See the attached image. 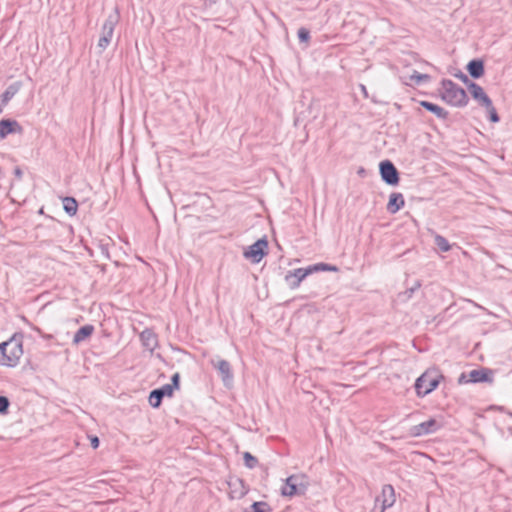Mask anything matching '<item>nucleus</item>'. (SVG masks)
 <instances>
[{
    "label": "nucleus",
    "instance_id": "obj_25",
    "mask_svg": "<svg viewBox=\"0 0 512 512\" xmlns=\"http://www.w3.org/2000/svg\"><path fill=\"white\" fill-rule=\"evenodd\" d=\"M309 269H310L311 274L315 273V272H319V271H337L338 270L336 266H332V265L325 264V263H318V264L311 265V266H309Z\"/></svg>",
    "mask_w": 512,
    "mask_h": 512
},
{
    "label": "nucleus",
    "instance_id": "obj_19",
    "mask_svg": "<svg viewBox=\"0 0 512 512\" xmlns=\"http://www.w3.org/2000/svg\"><path fill=\"white\" fill-rule=\"evenodd\" d=\"M94 331V327L92 325H85L81 327L74 335L73 343L79 344L85 341L87 338L91 336Z\"/></svg>",
    "mask_w": 512,
    "mask_h": 512
},
{
    "label": "nucleus",
    "instance_id": "obj_32",
    "mask_svg": "<svg viewBox=\"0 0 512 512\" xmlns=\"http://www.w3.org/2000/svg\"><path fill=\"white\" fill-rule=\"evenodd\" d=\"M298 37L300 41L306 42L309 39V31L304 28L299 29Z\"/></svg>",
    "mask_w": 512,
    "mask_h": 512
},
{
    "label": "nucleus",
    "instance_id": "obj_35",
    "mask_svg": "<svg viewBox=\"0 0 512 512\" xmlns=\"http://www.w3.org/2000/svg\"><path fill=\"white\" fill-rule=\"evenodd\" d=\"M459 78H460L463 82H465V83H467V82H468V77H467L465 74H463V73H461V74L459 75Z\"/></svg>",
    "mask_w": 512,
    "mask_h": 512
},
{
    "label": "nucleus",
    "instance_id": "obj_29",
    "mask_svg": "<svg viewBox=\"0 0 512 512\" xmlns=\"http://www.w3.org/2000/svg\"><path fill=\"white\" fill-rule=\"evenodd\" d=\"M436 387L437 386H431L429 388L427 386H415L416 394L418 397H424L430 394Z\"/></svg>",
    "mask_w": 512,
    "mask_h": 512
},
{
    "label": "nucleus",
    "instance_id": "obj_9",
    "mask_svg": "<svg viewBox=\"0 0 512 512\" xmlns=\"http://www.w3.org/2000/svg\"><path fill=\"white\" fill-rule=\"evenodd\" d=\"M380 174L382 179L389 185H397L399 182L397 169L388 160L380 163Z\"/></svg>",
    "mask_w": 512,
    "mask_h": 512
},
{
    "label": "nucleus",
    "instance_id": "obj_33",
    "mask_svg": "<svg viewBox=\"0 0 512 512\" xmlns=\"http://www.w3.org/2000/svg\"><path fill=\"white\" fill-rule=\"evenodd\" d=\"M91 446L96 449L99 446V439L97 436L90 437Z\"/></svg>",
    "mask_w": 512,
    "mask_h": 512
},
{
    "label": "nucleus",
    "instance_id": "obj_3",
    "mask_svg": "<svg viewBox=\"0 0 512 512\" xmlns=\"http://www.w3.org/2000/svg\"><path fill=\"white\" fill-rule=\"evenodd\" d=\"M119 21V13L117 10L110 13L102 25L100 37L97 43V48L103 52L111 43L115 26Z\"/></svg>",
    "mask_w": 512,
    "mask_h": 512
},
{
    "label": "nucleus",
    "instance_id": "obj_7",
    "mask_svg": "<svg viewBox=\"0 0 512 512\" xmlns=\"http://www.w3.org/2000/svg\"><path fill=\"white\" fill-rule=\"evenodd\" d=\"M304 476L292 475L288 477L283 485L281 492L284 496H294L303 494L306 490V485L303 483Z\"/></svg>",
    "mask_w": 512,
    "mask_h": 512
},
{
    "label": "nucleus",
    "instance_id": "obj_10",
    "mask_svg": "<svg viewBox=\"0 0 512 512\" xmlns=\"http://www.w3.org/2000/svg\"><path fill=\"white\" fill-rule=\"evenodd\" d=\"M180 386H162V388L153 390L149 395V404L153 408H158L161 404L163 397H172L174 389H178Z\"/></svg>",
    "mask_w": 512,
    "mask_h": 512
},
{
    "label": "nucleus",
    "instance_id": "obj_11",
    "mask_svg": "<svg viewBox=\"0 0 512 512\" xmlns=\"http://www.w3.org/2000/svg\"><path fill=\"white\" fill-rule=\"evenodd\" d=\"M310 274L311 272L309 267L298 268L293 271H289L285 276V281L291 289H295L299 287L300 283Z\"/></svg>",
    "mask_w": 512,
    "mask_h": 512
},
{
    "label": "nucleus",
    "instance_id": "obj_8",
    "mask_svg": "<svg viewBox=\"0 0 512 512\" xmlns=\"http://www.w3.org/2000/svg\"><path fill=\"white\" fill-rule=\"evenodd\" d=\"M268 243L265 239H259L245 249L243 256L253 263H259L266 254Z\"/></svg>",
    "mask_w": 512,
    "mask_h": 512
},
{
    "label": "nucleus",
    "instance_id": "obj_36",
    "mask_svg": "<svg viewBox=\"0 0 512 512\" xmlns=\"http://www.w3.org/2000/svg\"><path fill=\"white\" fill-rule=\"evenodd\" d=\"M419 286H420V285H419V283H417L415 287L411 288V289L409 290V296H410V295H411V294H412L416 289H418V288H419Z\"/></svg>",
    "mask_w": 512,
    "mask_h": 512
},
{
    "label": "nucleus",
    "instance_id": "obj_17",
    "mask_svg": "<svg viewBox=\"0 0 512 512\" xmlns=\"http://www.w3.org/2000/svg\"><path fill=\"white\" fill-rule=\"evenodd\" d=\"M404 197L401 193H392L389 198L387 209L390 213L398 212L404 206Z\"/></svg>",
    "mask_w": 512,
    "mask_h": 512
},
{
    "label": "nucleus",
    "instance_id": "obj_31",
    "mask_svg": "<svg viewBox=\"0 0 512 512\" xmlns=\"http://www.w3.org/2000/svg\"><path fill=\"white\" fill-rule=\"evenodd\" d=\"M485 108L487 109L490 120L495 123L498 122L499 117H498V114H497L495 108L493 107L492 103H490V107H485Z\"/></svg>",
    "mask_w": 512,
    "mask_h": 512
},
{
    "label": "nucleus",
    "instance_id": "obj_14",
    "mask_svg": "<svg viewBox=\"0 0 512 512\" xmlns=\"http://www.w3.org/2000/svg\"><path fill=\"white\" fill-rule=\"evenodd\" d=\"M469 91L472 97L479 102L480 105L484 107H490V103H492L491 99L484 92L483 88L477 85L476 83H470Z\"/></svg>",
    "mask_w": 512,
    "mask_h": 512
},
{
    "label": "nucleus",
    "instance_id": "obj_38",
    "mask_svg": "<svg viewBox=\"0 0 512 512\" xmlns=\"http://www.w3.org/2000/svg\"><path fill=\"white\" fill-rule=\"evenodd\" d=\"M245 512H251V511H245Z\"/></svg>",
    "mask_w": 512,
    "mask_h": 512
},
{
    "label": "nucleus",
    "instance_id": "obj_18",
    "mask_svg": "<svg viewBox=\"0 0 512 512\" xmlns=\"http://www.w3.org/2000/svg\"><path fill=\"white\" fill-rule=\"evenodd\" d=\"M140 339L142 341L143 346L151 352L157 346L156 335L151 330H144L140 335Z\"/></svg>",
    "mask_w": 512,
    "mask_h": 512
},
{
    "label": "nucleus",
    "instance_id": "obj_24",
    "mask_svg": "<svg viewBox=\"0 0 512 512\" xmlns=\"http://www.w3.org/2000/svg\"><path fill=\"white\" fill-rule=\"evenodd\" d=\"M77 201L72 197H65L63 199V208L67 214L73 216L77 212Z\"/></svg>",
    "mask_w": 512,
    "mask_h": 512
},
{
    "label": "nucleus",
    "instance_id": "obj_16",
    "mask_svg": "<svg viewBox=\"0 0 512 512\" xmlns=\"http://www.w3.org/2000/svg\"><path fill=\"white\" fill-rule=\"evenodd\" d=\"M212 364L221 375L222 381L228 382L232 380L230 365L227 361L217 358L212 360Z\"/></svg>",
    "mask_w": 512,
    "mask_h": 512
},
{
    "label": "nucleus",
    "instance_id": "obj_34",
    "mask_svg": "<svg viewBox=\"0 0 512 512\" xmlns=\"http://www.w3.org/2000/svg\"><path fill=\"white\" fill-rule=\"evenodd\" d=\"M179 374L178 373H174L172 376H171V384H178L179 383Z\"/></svg>",
    "mask_w": 512,
    "mask_h": 512
},
{
    "label": "nucleus",
    "instance_id": "obj_12",
    "mask_svg": "<svg viewBox=\"0 0 512 512\" xmlns=\"http://www.w3.org/2000/svg\"><path fill=\"white\" fill-rule=\"evenodd\" d=\"M444 380V376L437 368H429L417 378L415 384H440Z\"/></svg>",
    "mask_w": 512,
    "mask_h": 512
},
{
    "label": "nucleus",
    "instance_id": "obj_15",
    "mask_svg": "<svg viewBox=\"0 0 512 512\" xmlns=\"http://www.w3.org/2000/svg\"><path fill=\"white\" fill-rule=\"evenodd\" d=\"M21 132V127L17 121L3 119L0 121V139H5L8 135Z\"/></svg>",
    "mask_w": 512,
    "mask_h": 512
},
{
    "label": "nucleus",
    "instance_id": "obj_2",
    "mask_svg": "<svg viewBox=\"0 0 512 512\" xmlns=\"http://www.w3.org/2000/svg\"><path fill=\"white\" fill-rule=\"evenodd\" d=\"M439 93L442 100L451 106L462 107L468 102L465 90L451 80L442 81Z\"/></svg>",
    "mask_w": 512,
    "mask_h": 512
},
{
    "label": "nucleus",
    "instance_id": "obj_37",
    "mask_svg": "<svg viewBox=\"0 0 512 512\" xmlns=\"http://www.w3.org/2000/svg\"><path fill=\"white\" fill-rule=\"evenodd\" d=\"M362 92L367 95L366 87L364 85H361Z\"/></svg>",
    "mask_w": 512,
    "mask_h": 512
},
{
    "label": "nucleus",
    "instance_id": "obj_27",
    "mask_svg": "<svg viewBox=\"0 0 512 512\" xmlns=\"http://www.w3.org/2000/svg\"><path fill=\"white\" fill-rule=\"evenodd\" d=\"M243 458H244L245 465L250 469L254 468L258 463V460L256 459V457L251 455L249 452H245L243 454Z\"/></svg>",
    "mask_w": 512,
    "mask_h": 512
},
{
    "label": "nucleus",
    "instance_id": "obj_5",
    "mask_svg": "<svg viewBox=\"0 0 512 512\" xmlns=\"http://www.w3.org/2000/svg\"><path fill=\"white\" fill-rule=\"evenodd\" d=\"M493 375L494 372L487 368L474 369L468 374L462 373L459 377L458 384L493 382Z\"/></svg>",
    "mask_w": 512,
    "mask_h": 512
},
{
    "label": "nucleus",
    "instance_id": "obj_4",
    "mask_svg": "<svg viewBox=\"0 0 512 512\" xmlns=\"http://www.w3.org/2000/svg\"><path fill=\"white\" fill-rule=\"evenodd\" d=\"M395 500L394 488L389 484L384 485L380 495L375 499V504L371 512H384L386 509L394 505Z\"/></svg>",
    "mask_w": 512,
    "mask_h": 512
},
{
    "label": "nucleus",
    "instance_id": "obj_13",
    "mask_svg": "<svg viewBox=\"0 0 512 512\" xmlns=\"http://www.w3.org/2000/svg\"><path fill=\"white\" fill-rule=\"evenodd\" d=\"M229 496L231 499H241L247 494V488L244 485L243 480L239 478H232L228 482Z\"/></svg>",
    "mask_w": 512,
    "mask_h": 512
},
{
    "label": "nucleus",
    "instance_id": "obj_20",
    "mask_svg": "<svg viewBox=\"0 0 512 512\" xmlns=\"http://www.w3.org/2000/svg\"><path fill=\"white\" fill-rule=\"evenodd\" d=\"M21 83L20 82H14L10 86L7 87L5 92L1 96V103L2 105H6L20 90Z\"/></svg>",
    "mask_w": 512,
    "mask_h": 512
},
{
    "label": "nucleus",
    "instance_id": "obj_1",
    "mask_svg": "<svg viewBox=\"0 0 512 512\" xmlns=\"http://www.w3.org/2000/svg\"><path fill=\"white\" fill-rule=\"evenodd\" d=\"M23 355L22 339L14 335L0 344V365L14 367Z\"/></svg>",
    "mask_w": 512,
    "mask_h": 512
},
{
    "label": "nucleus",
    "instance_id": "obj_28",
    "mask_svg": "<svg viewBox=\"0 0 512 512\" xmlns=\"http://www.w3.org/2000/svg\"><path fill=\"white\" fill-rule=\"evenodd\" d=\"M251 509V512H268L270 510L266 502H254Z\"/></svg>",
    "mask_w": 512,
    "mask_h": 512
},
{
    "label": "nucleus",
    "instance_id": "obj_21",
    "mask_svg": "<svg viewBox=\"0 0 512 512\" xmlns=\"http://www.w3.org/2000/svg\"><path fill=\"white\" fill-rule=\"evenodd\" d=\"M420 105L427 109L428 111L432 112L434 115H436L440 119H445L448 115L447 111H445L442 107L428 102V101H421Z\"/></svg>",
    "mask_w": 512,
    "mask_h": 512
},
{
    "label": "nucleus",
    "instance_id": "obj_22",
    "mask_svg": "<svg viewBox=\"0 0 512 512\" xmlns=\"http://www.w3.org/2000/svg\"><path fill=\"white\" fill-rule=\"evenodd\" d=\"M467 69H468L469 74L473 78H479L484 73L483 63L481 61H479V60H472V61H470L468 66H467Z\"/></svg>",
    "mask_w": 512,
    "mask_h": 512
},
{
    "label": "nucleus",
    "instance_id": "obj_6",
    "mask_svg": "<svg viewBox=\"0 0 512 512\" xmlns=\"http://www.w3.org/2000/svg\"><path fill=\"white\" fill-rule=\"evenodd\" d=\"M442 427L443 422L441 420L430 418L425 422L412 426L409 430V434L413 437H422L433 434L440 430Z\"/></svg>",
    "mask_w": 512,
    "mask_h": 512
},
{
    "label": "nucleus",
    "instance_id": "obj_23",
    "mask_svg": "<svg viewBox=\"0 0 512 512\" xmlns=\"http://www.w3.org/2000/svg\"><path fill=\"white\" fill-rule=\"evenodd\" d=\"M429 80V76L427 74H421L417 71H413L408 77L405 78V83L409 85L413 84H421Z\"/></svg>",
    "mask_w": 512,
    "mask_h": 512
},
{
    "label": "nucleus",
    "instance_id": "obj_30",
    "mask_svg": "<svg viewBox=\"0 0 512 512\" xmlns=\"http://www.w3.org/2000/svg\"><path fill=\"white\" fill-rule=\"evenodd\" d=\"M9 399L5 396H0V414H6L9 409Z\"/></svg>",
    "mask_w": 512,
    "mask_h": 512
},
{
    "label": "nucleus",
    "instance_id": "obj_26",
    "mask_svg": "<svg viewBox=\"0 0 512 512\" xmlns=\"http://www.w3.org/2000/svg\"><path fill=\"white\" fill-rule=\"evenodd\" d=\"M435 244L443 252H447L451 248L450 244L448 243V241L443 236H441V235H436L435 236Z\"/></svg>",
    "mask_w": 512,
    "mask_h": 512
}]
</instances>
